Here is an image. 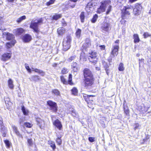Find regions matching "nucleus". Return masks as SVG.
I'll return each instance as SVG.
<instances>
[{"label": "nucleus", "instance_id": "obj_1", "mask_svg": "<svg viewBox=\"0 0 151 151\" xmlns=\"http://www.w3.org/2000/svg\"><path fill=\"white\" fill-rule=\"evenodd\" d=\"M42 22V19L38 20H35L34 21H32L30 23V27L33 29L35 32L38 33L40 32V30L38 26Z\"/></svg>", "mask_w": 151, "mask_h": 151}, {"label": "nucleus", "instance_id": "obj_2", "mask_svg": "<svg viewBox=\"0 0 151 151\" xmlns=\"http://www.w3.org/2000/svg\"><path fill=\"white\" fill-rule=\"evenodd\" d=\"M111 4V1L110 0H106L102 1L101 2V4L99 8L97 10V12L98 13H101L104 12L105 10L106 7L108 6V5Z\"/></svg>", "mask_w": 151, "mask_h": 151}, {"label": "nucleus", "instance_id": "obj_3", "mask_svg": "<svg viewBox=\"0 0 151 151\" xmlns=\"http://www.w3.org/2000/svg\"><path fill=\"white\" fill-rule=\"evenodd\" d=\"M71 41V38L70 36H68L64 38L63 42L64 50L66 51L70 48Z\"/></svg>", "mask_w": 151, "mask_h": 151}, {"label": "nucleus", "instance_id": "obj_4", "mask_svg": "<svg viewBox=\"0 0 151 151\" xmlns=\"http://www.w3.org/2000/svg\"><path fill=\"white\" fill-rule=\"evenodd\" d=\"M93 78H85L84 81L85 87L86 88L91 89L93 83Z\"/></svg>", "mask_w": 151, "mask_h": 151}, {"label": "nucleus", "instance_id": "obj_5", "mask_svg": "<svg viewBox=\"0 0 151 151\" xmlns=\"http://www.w3.org/2000/svg\"><path fill=\"white\" fill-rule=\"evenodd\" d=\"M111 28L110 23L107 22L103 23L101 27V29L103 32H108L111 29Z\"/></svg>", "mask_w": 151, "mask_h": 151}, {"label": "nucleus", "instance_id": "obj_6", "mask_svg": "<svg viewBox=\"0 0 151 151\" xmlns=\"http://www.w3.org/2000/svg\"><path fill=\"white\" fill-rule=\"evenodd\" d=\"M142 6L140 4L136 3L135 4V7L133 9V13L135 15H138L141 12Z\"/></svg>", "mask_w": 151, "mask_h": 151}, {"label": "nucleus", "instance_id": "obj_7", "mask_svg": "<svg viewBox=\"0 0 151 151\" xmlns=\"http://www.w3.org/2000/svg\"><path fill=\"white\" fill-rule=\"evenodd\" d=\"M60 78L61 81L64 84H69L71 85L73 84V83L72 82V75L71 74H70L69 75L68 81H67L63 76H61Z\"/></svg>", "mask_w": 151, "mask_h": 151}, {"label": "nucleus", "instance_id": "obj_8", "mask_svg": "<svg viewBox=\"0 0 151 151\" xmlns=\"http://www.w3.org/2000/svg\"><path fill=\"white\" fill-rule=\"evenodd\" d=\"M83 73L85 78H93L92 74L88 69L87 68L85 69L83 71Z\"/></svg>", "mask_w": 151, "mask_h": 151}, {"label": "nucleus", "instance_id": "obj_9", "mask_svg": "<svg viewBox=\"0 0 151 151\" xmlns=\"http://www.w3.org/2000/svg\"><path fill=\"white\" fill-rule=\"evenodd\" d=\"M112 50L111 54L114 57L116 56L118 54V50L119 48V45H113Z\"/></svg>", "mask_w": 151, "mask_h": 151}, {"label": "nucleus", "instance_id": "obj_10", "mask_svg": "<svg viewBox=\"0 0 151 151\" xmlns=\"http://www.w3.org/2000/svg\"><path fill=\"white\" fill-rule=\"evenodd\" d=\"M47 104L50 106L51 109L53 111L56 112L57 110V106L56 104L51 101L47 102Z\"/></svg>", "mask_w": 151, "mask_h": 151}, {"label": "nucleus", "instance_id": "obj_11", "mask_svg": "<svg viewBox=\"0 0 151 151\" xmlns=\"http://www.w3.org/2000/svg\"><path fill=\"white\" fill-rule=\"evenodd\" d=\"M37 124L41 129H43L45 126L44 121L40 118L37 117L36 118Z\"/></svg>", "mask_w": 151, "mask_h": 151}, {"label": "nucleus", "instance_id": "obj_12", "mask_svg": "<svg viewBox=\"0 0 151 151\" xmlns=\"http://www.w3.org/2000/svg\"><path fill=\"white\" fill-rule=\"evenodd\" d=\"M91 45V41L88 38H87L85 40V42L84 43L82 47V50L83 51L85 50L86 51H87V48L89 47Z\"/></svg>", "mask_w": 151, "mask_h": 151}, {"label": "nucleus", "instance_id": "obj_13", "mask_svg": "<svg viewBox=\"0 0 151 151\" xmlns=\"http://www.w3.org/2000/svg\"><path fill=\"white\" fill-rule=\"evenodd\" d=\"M11 58V54L9 53H6L4 54L1 56V59L4 61H6Z\"/></svg>", "mask_w": 151, "mask_h": 151}, {"label": "nucleus", "instance_id": "obj_14", "mask_svg": "<svg viewBox=\"0 0 151 151\" xmlns=\"http://www.w3.org/2000/svg\"><path fill=\"white\" fill-rule=\"evenodd\" d=\"M130 13L129 11L125 10L123 9L122 10V16L123 18H128L129 17Z\"/></svg>", "mask_w": 151, "mask_h": 151}, {"label": "nucleus", "instance_id": "obj_15", "mask_svg": "<svg viewBox=\"0 0 151 151\" xmlns=\"http://www.w3.org/2000/svg\"><path fill=\"white\" fill-rule=\"evenodd\" d=\"M88 59L89 61L94 65L96 63L98 60L97 56H88Z\"/></svg>", "mask_w": 151, "mask_h": 151}, {"label": "nucleus", "instance_id": "obj_16", "mask_svg": "<svg viewBox=\"0 0 151 151\" xmlns=\"http://www.w3.org/2000/svg\"><path fill=\"white\" fill-rule=\"evenodd\" d=\"M53 124L59 130H61L62 128V126L61 122L58 119H56L53 122Z\"/></svg>", "mask_w": 151, "mask_h": 151}, {"label": "nucleus", "instance_id": "obj_17", "mask_svg": "<svg viewBox=\"0 0 151 151\" xmlns=\"http://www.w3.org/2000/svg\"><path fill=\"white\" fill-rule=\"evenodd\" d=\"M4 35H6V39L12 41L14 39V36L13 35L8 32H4L3 33Z\"/></svg>", "mask_w": 151, "mask_h": 151}, {"label": "nucleus", "instance_id": "obj_18", "mask_svg": "<svg viewBox=\"0 0 151 151\" xmlns=\"http://www.w3.org/2000/svg\"><path fill=\"white\" fill-rule=\"evenodd\" d=\"M102 63L105 69L106 73L107 75H108L109 73V72L108 71L109 70V66L110 65V63H108L105 61L104 60L102 61Z\"/></svg>", "mask_w": 151, "mask_h": 151}, {"label": "nucleus", "instance_id": "obj_19", "mask_svg": "<svg viewBox=\"0 0 151 151\" xmlns=\"http://www.w3.org/2000/svg\"><path fill=\"white\" fill-rule=\"evenodd\" d=\"M31 39V36L29 34H26L22 38V40L24 42H28L30 41Z\"/></svg>", "mask_w": 151, "mask_h": 151}, {"label": "nucleus", "instance_id": "obj_20", "mask_svg": "<svg viewBox=\"0 0 151 151\" xmlns=\"http://www.w3.org/2000/svg\"><path fill=\"white\" fill-rule=\"evenodd\" d=\"M16 43V41L15 40H13L12 41H10L7 43L6 45V48H9L12 47Z\"/></svg>", "mask_w": 151, "mask_h": 151}, {"label": "nucleus", "instance_id": "obj_21", "mask_svg": "<svg viewBox=\"0 0 151 151\" xmlns=\"http://www.w3.org/2000/svg\"><path fill=\"white\" fill-rule=\"evenodd\" d=\"M24 32V30L22 28L17 29L14 30V32L17 35H19Z\"/></svg>", "mask_w": 151, "mask_h": 151}, {"label": "nucleus", "instance_id": "obj_22", "mask_svg": "<svg viewBox=\"0 0 151 151\" xmlns=\"http://www.w3.org/2000/svg\"><path fill=\"white\" fill-rule=\"evenodd\" d=\"M134 42L135 43L139 42L140 41L138 35L137 34H134L133 36Z\"/></svg>", "mask_w": 151, "mask_h": 151}, {"label": "nucleus", "instance_id": "obj_23", "mask_svg": "<svg viewBox=\"0 0 151 151\" xmlns=\"http://www.w3.org/2000/svg\"><path fill=\"white\" fill-rule=\"evenodd\" d=\"M65 30L64 28L60 27L58 29L57 32L59 35H62L65 32Z\"/></svg>", "mask_w": 151, "mask_h": 151}, {"label": "nucleus", "instance_id": "obj_24", "mask_svg": "<svg viewBox=\"0 0 151 151\" xmlns=\"http://www.w3.org/2000/svg\"><path fill=\"white\" fill-rule=\"evenodd\" d=\"M12 128L13 129L14 131V132L19 137H22L21 135L20 134L19 132L18 131L17 127L14 126H12Z\"/></svg>", "mask_w": 151, "mask_h": 151}, {"label": "nucleus", "instance_id": "obj_25", "mask_svg": "<svg viewBox=\"0 0 151 151\" xmlns=\"http://www.w3.org/2000/svg\"><path fill=\"white\" fill-rule=\"evenodd\" d=\"M72 67L74 72H75L78 71V65L76 63H73L72 65Z\"/></svg>", "mask_w": 151, "mask_h": 151}, {"label": "nucleus", "instance_id": "obj_26", "mask_svg": "<svg viewBox=\"0 0 151 151\" xmlns=\"http://www.w3.org/2000/svg\"><path fill=\"white\" fill-rule=\"evenodd\" d=\"M8 86L9 88L13 89L14 88V85L13 81L11 79H9L8 81Z\"/></svg>", "mask_w": 151, "mask_h": 151}, {"label": "nucleus", "instance_id": "obj_27", "mask_svg": "<svg viewBox=\"0 0 151 151\" xmlns=\"http://www.w3.org/2000/svg\"><path fill=\"white\" fill-rule=\"evenodd\" d=\"M39 80V76H32L31 78V80L35 81H37Z\"/></svg>", "mask_w": 151, "mask_h": 151}, {"label": "nucleus", "instance_id": "obj_28", "mask_svg": "<svg viewBox=\"0 0 151 151\" xmlns=\"http://www.w3.org/2000/svg\"><path fill=\"white\" fill-rule=\"evenodd\" d=\"M118 69L120 71H123L124 70V64L122 63H120L118 67Z\"/></svg>", "mask_w": 151, "mask_h": 151}, {"label": "nucleus", "instance_id": "obj_29", "mask_svg": "<svg viewBox=\"0 0 151 151\" xmlns=\"http://www.w3.org/2000/svg\"><path fill=\"white\" fill-rule=\"evenodd\" d=\"M52 93L56 96H58L60 95V91L57 89H53L52 91Z\"/></svg>", "mask_w": 151, "mask_h": 151}, {"label": "nucleus", "instance_id": "obj_30", "mask_svg": "<svg viewBox=\"0 0 151 151\" xmlns=\"http://www.w3.org/2000/svg\"><path fill=\"white\" fill-rule=\"evenodd\" d=\"M62 15L61 14H56L55 15H54L53 17V19H55V20H57L58 19H59L61 17Z\"/></svg>", "mask_w": 151, "mask_h": 151}, {"label": "nucleus", "instance_id": "obj_31", "mask_svg": "<svg viewBox=\"0 0 151 151\" xmlns=\"http://www.w3.org/2000/svg\"><path fill=\"white\" fill-rule=\"evenodd\" d=\"M69 113L71 114L73 116H76L77 115L76 111L73 109H70Z\"/></svg>", "mask_w": 151, "mask_h": 151}, {"label": "nucleus", "instance_id": "obj_32", "mask_svg": "<svg viewBox=\"0 0 151 151\" xmlns=\"http://www.w3.org/2000/svg\"><path fill=\"white\" fill-rule=\"evenodd\" d=\"M22 110L23 113V114L25 115H27L28 113V111L27 109H25L24 107L23 106L22 107Z\"/></svg>", "mask_w": 151, "mask_h": 151}, {"label": "nucleus", "instance_id": "obj_33", "mask_svg": "<svg viewBox=\"0 0 151 151\" xmlns=\"http://www.w3.org/2000/svg\"><path fill=\"white\" fill-rule=\"evenodd\" d=\"M26 18V17L25 16H23L20 17L17 19V22L18 23H20L23 20L25 19Z\"/></svg>", "mask_w": 151, "mask_h": 151}, {"label": "nucleus", "instance_id": "obj_34", "mask_svg": "<svg viewBox=\"0 0 151 151\" xmlns=\"http://www.w3.org/2000/svg\"><path fill=\"white\" fill-rule=\"evenodd\" d=\"M98 18V15L96 14H95L91 20V22L93 23H95L96 22Z\"/></svg>", "mask_w": 151, "mask_h": 151}, {"label": "nucleus", "instance_id": "obj_35", "mask_svg": "<svg viewBox=\"0 0 151 151\" xmlns=\"http://www.w3.org/2000/svg\"><path fill=\"white\" fill-rule=\"evenodd\" d=\"M80 18L81 21L82 22H83L85 18L84 13L83 12H82L80 15Z\"/></svg>", "mask_w": 151, "mask_h": 151}, {"label": "nucleus", "instance_id": "obj_36", "mask_svg": "<svg viewBox=\"0 0 151 151\" xmlns=\"http://www.w3.org/2000/svg\"><path fill=\"white\" fill-rule=\"evenodd\" d=\"M78 91L77 89L76 88H73L71 90L72 94L75 95L77 94Z\"/></svg>", "mask_w": 151, "mask_h": 151}, {"label": "nucleus", "instance_id": "obj_37", "mask_svg": "<svg viewBox=\"0 0 151 151\" xmlns=\"http://www.w3.org/2000/svg\"><path fill=\"white\" fill-rule=\"evenodd\" d=\"M81 31V29H77L76 32V35L79 38L80 37Z\"/></svg>", "mask_w": 151, "mask_h": 151}, {"label": "nucleus", "instance_id": "obj_38", "mask_svg": "<svg viewBox=\"0 0 151 151\" xmlns=\"http://www.w3.org/2000/svg\"><path fill=\"white\" fill-rule=\"evenodd\" d=\"M49 145L52 147V149L54 150L55 148V143L52 142H49Z\"/></svg>", "mask_w": 151, "mask_h": 151}, {"label": "nucleus", "instance_id": "obj_39", "mask_svg": "<svg viewBox=\"0 0 151 151\" xmlns=\"http://www.w3.org/2000/svg\"><path fill=\"white\" fill-rule=\"evenodd\" d=\"M27 141L28 143L29 146H32L33 145L34 143L32 139H28Z\"/></svg>", "mask_w": 151, "mask_h": 151}, {"label": "nucleus", "instance_id": "obj_40", "mask_svg": "<svg viewBox=\"0 0 151 151\" xmlns=\"http://www.w3.org/2000/svg\"><path fill=\"white\" fill-rule=\"evenodd\" d=\"M4 142L7 147L9 148L10 146L11 142L8 140H5Z\"/></svg>", "mask_w": 151, "mask_h": 151}, {"label": "nucleus", "instance_id": "obj_41", "mask_svg": "<svg viewBox=\"0 0 151 151\" xmlns=\"http://www.w3.org/2000/svg\"><path fill=\"white\" fill-rule=\"evenodd\" d=\"M111 4H110L109 5H108V8L107 9V10L106 12V14H108L109 12H111L112 6L111 5Z\"/></svg>", "mask_w": 151, "mask_h": 151}, {"label": "nucleus", "instance_id": "obj_42", "mask_svg": "<svg viewBox=\"0 0 151 151\" xmlns=\"http://www.w3.org/2000/svg\"><path fill=\"white\" fill-rule=\"evenodd\" d=\"M56 142L59 145H61L62 144V140L60 139V137H58L56 139Z\"/></svg>", "mask_w": 151, "mask_h": 151}, {"label": "nucleus", "instance_id": "obj_43", "mask_svg": "<svg viewBox=\"0 0 151 151\" xmlns=\"http://www.w3.org/2000/svg\"><path fill=\"white\" fill-rule=\"evenodd\" d=\"M24 126L26 127H27L28 128H30L32 126V124L31 123H28V122H25L24 123Z\"/></svg>", "mask_w": 151, "mask_h": 151}, {"label": "nucleus", "instance_id": "obj_44", "mask_svg": "<svg viewBox=\"0 0 151 151\" xmlns=\"http://www.w3.org/2000/svg\"><path fill=\"white\" fill-rule=\"evenodd\" d=\"M25 68L27 69V70L28 71L29 73H31V69L30 68L28 64H25Z\"/></svg>", "mask_w": 151, "mask_h": 151}, {"label": "nucleus", "instance_id": "obj_45", "mask_svg": "<svg viewBox=\"0 0 151 151\" xmlns=\"http://www.w3.org/2000/svg\"><path fill=\"white\" fill-rule=\"evenodd\" d=\"M143 36H144V37L145 38H146L149 37L151 36V35L150 34L146 32L144 33L143 35Z\"/></svg>", "mask_w": 151, "mask_h": 151}, {"label": "nucleus", "instance_id": "obj_46", "mask_svg": "<svg viewBox=\"0 0 151 151\" xmlns=\"http://www.w3.org/2000/svg\"><path fill=\"white\" fill-rule=\"evenodd\" d=\"M97 56V53L94 52H91L89 53V55L88 56Z\"/></svg>", "mask_w": 151, "mask_h": 151}, {"label": "nucleus", "instance_id": "obj_47", "mask_svg": "<svg viewBox=\"0 0 151 151\" xmlns=\"http://www.w3.org/2000/svg\"><path fill=\"white\" fill-rule=\"evenodd\" d=\"M124 112L126 115H128L129 113V110L127 107L124 108Z\"/></svg>", "mask_w": 151, "mask_h": 151}, {"label": "nucleus", "instance_id": "obj_48", "mask_svg": "<svg viewBox=\"0 0 151 151\" xmlns=\"http://www.w3.org/2000/svg\"><path fill=\"white\" fill-rule=\"evenodd\" d=\"M55 0H50L47 3V5L48 6H49L50 4H52L54 2Z\"/></svg>", "mask_w": 151, "mask_h": 151}, {"label": "nucleus", "instance_id": "obj_49", "mask_svg": "<svg viewBox=\"0 0 151 151\" xmlns=\"http://www.w3.org/2000/svg\"><path fill=\"white\" fill-rule=\"evenodd\" d=\"M3 123L2 122V119L1 117L0 116V129H1L3 126Z\"/></svg>", "mask_w": 151, "mask_h": 151}, {"label": "nucleus", "instance_id": "obj_50", "mask_svg": "<svg viewBox=\"0 0 151 151\" xmlns=\"http://www.w3.org/2000/svg\"><path fill=\"white\" fill-rule=\"evenodd\" d=\"M125 10H127L129 11L130 9H133V8L132 6H128L127 7H124V8Z\"/></svg>", "mask_w": 151, "mask_h": 151}, {"label": "nucleus", "instance_id": "obj_51", "mask_svg": "<svg viewBox=\"0 0 151 151\" xmlns=\"http://www.w3.org/2000/svg\"><path fill=\"white\" fill-rule=\"evenodd\" d=\"M61 72L63 74H65L68 72L67 69L64 68H63L61 71Z\"/></svg>", "mask_w": 151, "mask_h": 151}, {"label": "nucleus", "instance_id": "obj_52", "mask_svg": "<svg viewBox=\"0 0 151 151\" xmlns=\"http://www.w3.org/2000/svg\"><path fill=\"white\" fill-rule=\"evenodd\" d=\"M76 57V56H71V57H70L69 59H68V60L69 62H71V61L72 60H73Z\"/></svg>", "mask_w": 151, "mask_h": 151}, {"label": "nucleus", "instance_id": "obj_53", "mask_svg": "<svg viewBox=\"0 0 151 151\" xmlns=\"http://www.w3.org/2000/svg\"><path fill=\"white\" fill-rule=\"evenodd\" d=\"M33 70L35 72L37 73H39L41 70L38 69L37 68L34 69L33 68H32Z\"/></svg>", "mask_w": 151, "mask_h": 151}, {"label": "nucleus", "instance_id": "obj_54", "mask_svg": "<svg viewBox=\"0 0 151 151\" xmlns=\"http://www.w3.org/2000/svg\"><path fill=\"white\" fill-rule=\"evenodd\" d=\"M88 140L91 142L94 141V138L91 137H90L88 138Z\"/></svg>", "mask_w": 151, "mask_h": 151}, {"label": "nucleus", "instance_id": "obj_55", "mask_svg": "<svg viewBox=\"0 0 151 151\" xmlns=\"http://www.w3.org/2000/svg\"><path fill=\"white\" fill-rule=\"evenodd\" d=\"M39 74H40L42 76H44L45 75V73L44 71L41 70Z\"/></svg>", "mask_w": 151, "mask_h": 151}, {"label": "nucleus", "instance_id": "obj_56", "mask_svg": "<svg viewBox=\"0 0 151 151\" xmlns=\"http://www.w3.org/2000/svg\"><path fill=\"white\" fill-rule=\"evenodd\" d=\"M92 96H93L91 95H88L87 97H88V99L90 101H93Z\"/></svg>", "mask_w": 151, "mask_h": 151}, {"label": "nucleus", "instance_id": "obj_57", "mask_svg": "<svg viewBox=\"0 0 151 151\" xmlns=\"http://www.w3.org/2000/svg\"><path fill=\"white\" fill-rule=\"evenodd\" d=\"M89 3H88L87 6L86 7V9L87 11H88V12H89L90 11H88V10L89 9V8H91V7L89 6Z\"/></svg>", "mask_w": 151, "mask_h": 151}, {"label": "nucleus", "instance_id": "obj_58", "mask_svg": "<svg viewBox=\"0 0 151 151\" xmlns=\"http://www.w3.org/2000/svg\"><path fill=\"white\" fill-rule=\"evenodd\" d=\"M100 49L101 50H104L105 49V46L104 45H101L99 46Z\"/></svg>", "mask_w": 151, "mask_h": 151}, {"label": "nucleus", "instance_id": "obj_59", "mask_svg": "<svg viewBox=\"0 0 151 151\" xmlns=\"http://www.w3.org/2000/svg\"><path fill=\"white\" fill-rule=\"evenodd\" d=\"M139 127V124H136L134 128V129L135 130L136 129L138 128Z\"/></svg>", "mask_w": 151, "mask_h": 151}, {"label": "nucleus", "instance_id": "obj_60", "mask_svg": "<svg viewBox=\"0 0 151 151\" xmlns=\"http://www.w3.org/2000/svg\"><path fill=\"white\" fill-rule=\"evenodd\" d=\"M119 40H116L115 42V43L113 44V45H117L118 44L119 45Z\"/></svg>", "mask_w": 151, "mask_h": 151}, {"label": "nucleus", "instance_id": "obj_61", "mask_svg": "<svg viewBox=\"0 0 151 151\" xmlns=\"http://www.w3.org/2000/svg\"><path fill=\"white\" fill-rule=\"evenodd\" d=\"M62 24H63V26H65L66 25V23L64 21H63H63H62Z\"/></svg>", "mask_w": 151, "mask_h": 151}, {"label": "nucleus", "instance_id": "obj_62", "mask_svg": "<svg viewBox=\"0 0 151 151\" xmlns=\"http://www.w3.org/2000/svg\"><path fill=\"white\" fill-rule=\"evenodd\" d=\"M6 0L7 1H8L9 2H13L15 0Z\"/></svg>", "mask_w": 151, "mask_h": 151}, {"label": "nucleus", "instance_id": "obj_63", "mask_svg": "<svg viewBox=\"0 0 151 151\" xmlns=\"http://www.w3.org/2000/svg\"><path fill=\"white\" fill-rule=\"evenodd\" d=\"M35 146V149L33 150V151H37V148L36 147V146L35 145H34Z\"/></svg>", "mask_w": 151, "mask_h": 151}, {"label": "nucleus", "instance_id": "obj_64", "mask_svg": "<svg viewBox=\"0 0 151 151\" xmlns=\"http://www.w3.org/2000/svg\"><path fill=\"white\" fill-rule=\"evenodd\" d=\"M124 18H122V19L121 21V22L122 24L123 22H124H124H125V21H124Z\"/></svg>", "mask_w": 151, "mask_h": 151}]
</instances>
